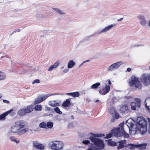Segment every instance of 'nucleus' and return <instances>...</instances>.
I'll use <instances>...</instances> for the list:
<instances>
[{
    "instance_id": "obj_49",
    "label": "nucleus",
    "mask_w": 150,
    "mask_h": 150,
    "mask_svg": "<svg viewBox=\"0 0 150 150\" xmlns=\"http://www.w3.org/2000/svg\"><path fill=\"white\" fill-rule=\"evenodd\" d=\"M16 115V113L15 112H12L10 114V115L11 116L14 115Z\"/></svg>"
},
{
    "instance_id": "obj_24",
    "label": "nucleus",
    "mask_w": 150,
    "mask_h": 150,
    "mask_svg": "<svg viewBox=\"0 0 150 150\" xmlns=\"http://www.w3.org/2000/svg\"><path fill=\"white\" fill-rule=\"evenodd\" d=\"M52 8L59 14L64 15L66 14V13L64 11L61 10L58 8Z\"/></svg>"
},
{
    "instance_id": "obj_26",
    "label": "nucleus",
    "mask_w": 150,
    "mask_h": 150,
    "mask_svg": "<svg viewBox=\"0 0 150 150\" xmlns=\"http://www.w3.org/2000/svg\"><path fill=\"white\" fill-rule=\"evenodd\" d=\"M26 113L31 112L33 110V108L32 105H29L26 108H25Z\"/></svg>"
},
{
    "instance_id": "obj_63",
    "label": "nucleus",
    "mask_w": 150,
    "mask_h": 150,
    "mask_svg": "<svg viewBox=\"0 0 150 150\" xmlns=\"http://www.w3.org/2000/svg\"><path fill=\"white\" fill-rule=\"evenodd\" d=\"M64 68V67H61V69H63V68Z\"/></svg>"
},
{
    "instance_id": "obj_57",
    "label": "nucleus",
    "mask_w": 150,
    "mask_h": 150,
    "mask_svg": "<svg viewBox=\"0 0 150 150\" xmlns=\"http://www.w3.org/2000/svg\"><path fill=\"white\" fill-rule=\"evenodd\" d=\"M2 97V95L1 93H0V98H1Z\"/></svg>"
},
{
    "instance_id": "obj_33",
    "label": "nucleus",
    "mask_w": 150,
    "mask_h": 150,
    "mask_svg": "<svg viewBox=\"0 0 150 150\" xmlns=\"http://www.w3.org/2000/svg\"><path fill=\"white\" fill-rule=\"evenodd\" d=\"M34 109L36 111H40L42 109V107L40 105H37L35 106Z\"/></svg>"
},
{
    "instance_id": "obj_50",
    "label": "nucleus",
    "mask_w": 150,
    "mask_h": 150,
    "mask_svg": "<svg viewBox=\"0 0 150 150\" xmlns=\"http://www.w3.org/2000/svg\"><path fill=\"white\" fill-rule=\"evenodd\" d=\"M90 61V60H86L84 61L82 63L83 64H84L87 62H89Z\"/></svg>"
},
{
    "instance_id": "obj_23",
    "label": "nucleus",
    "mask_w": 150,
    "mask_h": 150,
    "mask_svg": "<svg viewBox=\"0 0 150 150\" xmlns=\"http://www.w3.org/2000/svg\"><path fill=\"white\" fill-rule=\"evenodd\" d=\"M75 65V63L73 60L69 61L68 63L67 67L69 69H71L74 67Z\"/></svg>"
},
{
    "instance_id": "obj_61",
    "label": "nucleus",
    "mask_w": 150,
    "mask_h": 150,
    "mask_svg": "<svg viewBox=\"0 0 150 150\" xmlns=\"http://www.w3.org/2000/svg\"><path fill=\"white\" fill-rule=\"evenodd\" d=\"M14 33H15V32H14V31L11 33V35H12V34H13Z\"/></svg>"
},
{
    "instance_id": "obj_15",
    "label": "nucleus",
    "mask_w": 150,
    "mask_h": 150,
    "mask_svg": "<svg viewBox=\"0 0 150 150\" xmlns=\"http://www.w3.org/2000/svg\"><path fill=\"white\" fill-rule=\"evenodd\" d=\"M33 146L35 148L41 150H42L44 149V146L42 144L39 143L37 141H34L33 142Z\"/></svg>"
},
{
    "instance_id": "obj_5",
    "label": "nucleus",
    "mask_w": 150,
    "mask_h": 150,
    "mask_svg": "<svg viewBox=\"0 0 150 150\" xmlns=\"http://www.w3.org/2000/svg\"><path fill=\"white\" fill-rule=\"evenodd\" d=\"M129 83L131 86L135 87L139 89L141 88L142 87V85L139 81L138 78L134 76L131 77Z\"/></svg>"
},
{
    "instance_id": "obj_7",
    "label": "nucleus",
    "mask_w": 150,
    "mask_h": 150,
    "mask_svg": "<svg viewBox=\"0 0 150 150\" xmlns=\"http://www.w3.org/2000/svg\"><path fill=\"white\" fill-rule=\"evenodd\" d=\"M123 63L121 61L114 63L107 68V70L109 72L113 71L117 69Z\"/></svg>"
},
{
    "instance_id": "obj_13",
    "label": "nucleus",
    "mask_w": 150,
    "mask_h": 150,
    "mask_svg": "<svg viewBox=\"0 0 150 150\" xmlns=\"http://www.w3.org/2000/svg\"><path fill=\"white\" fill-rule=\"evenodd\" d=\"M15 124L19 128H20V130L25 128H26L24 127L26 125V122L23 120L17 121L16 122Z\"/></svg>"
},
{
    "instance_id": "obj_17",
    "label": "nucleus",
    "mask_w": 150,
    "mask_h": 150,
    "mask_svg": "<svg viewBox=\"0 0 150 150\" xmlns=\"http://www.w3.org/2000/svg\"><path fill=\"white\" fill-rule=\"evenodd\" d=\"M71 98H68L62 103V106L63 107H68L70 106L71 104Z\"/></svg>"
},
{
    "instance_id": "obj_38",
    "label": "nucleus",
    "mask_w": 150,
    "mask_h": 150,
    "mask_svg": "<svg viewBox=\"0 0 150 150\" xmlns=\"http://www.w3.org/2000/svg\"><path fill=\"white\" fill-rule=\"evenodd\" d=\"M10 139L13 142L16 143H18L19 142V140H16L14 137H11Z\"/></svg>"
},
{
    "instance_id": "obj_40",
    "label": "nucleus",
    "mask_w": 150,
    "mask_h": 150,
    "mask_svg": "<svg viewBox=\"0 0 150 150\" xmlns=\"http://www.w3.org/2000/svg\"><path fill=\"white\" fill-rule=\"evenodd\" d=\"M54 110L56 112L59 114H61L62 113V112L60 110L59 108L58 107H57L54 108Z\"/></svg>"
},
{
    "instance_id": "obj_12",
    "label": "nucleus",
    "mask_w": 150,
    "mask_h": 150,
    "mask_svg": "<svg viewBox=\"0 0 150 150\" xmlns=\"http://www.w3.org/2000/svg\"><path fill=\"white\" fill-rule=\"evenodd\" d=\"M116 25V24L114 23L105 26L100 32H98V34L107 32L112 29Z\"/></svg>"
},
{
    "instance_id": "obj_39",
    "label": "nucleus",
    "mask_w": 150,
    "mask_h": 150,
    "mask_svg": "<svg viewBox=\"0 0 150 150\" xmlns=\"http://www.w3.org/2000/svg\"><path fill=\"white\" fill-rule=\"evenodd\" d=\"M46 124L45 122H42L39 125V127L41 128H46Z\"/></svg>"
},
{
    "instance_id": "obj_37",
    "label": "nucleus",
    "mask_w": 150,
    "mask_h": 150,
    "mask_svg": "<svg viewBox=\"0 0 150 150\" xmlns=\"http://www.w3.org/2000/svg\"><path fill=\"white\" fill-rule=\"evenodd\" d=\"M144 46V45L143 44H133L131 45L130 48H132L134 47H142Z\"/></svg>"
},
{
    "instance_id": "obj_46",
    "label": "nucleus",
    "mask_w": 150,
    "mask_h": 150,
    "mask_svg": "<svg viewBox=\"0 0 150 150\" xmlns=\"http://www.w3.org/2000/svg\"><path fill=\"white\" fill-rule=\"evenodd\" d=\"M3 102L7 104H8L10 103L9 101L6 100H3Z\"/></svg>"
},
{
    "instance_id": "obj_41",
    "label": "nucleus",
    "mask_w": 150,
    "mask_h": 150,
    "mask_svg": "<svg viewBox=\"0 0 150 150\" xmlns=\"http://www.w3.org/2000/svg\"><path fill=\"white\" fill-rule=\"evenodd\" d=\"M113 134V133L112 132L108 134H106V137L105 138H110L112 137Z\"/></svg>"
},
{
    "instance_id": "obj_42",
    "label": "nucleus",
    "mask_w": 150,
    "mask_h": 150,
    "mask_svg": "<svg viewBox=\"0 0 150 150\" xmlns=\"http://www.w3.org/2000/svg\"><path fill=\"white\" fill-rule=\"evenodd\" d=\"M74 127L73 124L72 123H70L68 125V127L69 128H71Z\"/></svg>"
},
{
    "instance_id": "obj_3",
    "label": "nucleus",
    "mask_w": 150,
    "mask_h": 150,
    "mask_svg": "<svg viewBox=\"0 0 150 150\" xmlns=\"http://www.w3.org/2000/svg\"><path fill=\"white\" fill-rule=\"evenodd\" d=\"M120 127L116 128L112 130V132L115 137H119L123 136L125 138H128L129 135L125 132L124 129V123H121L119 125Z\"/></svg>"
},
{
    "instance_id": "obj_9",
    "label": "nucleus",
    "mask_w": 150,
    "mask_h": 150,
    "mask_svg": "<svg viewBox=\"0 0 150 150\" xmlns=\"http://www.w3.org/2000/svg\"><path fill=\"white\" fill-rule=\"evenodd\" d=\"M134 100L136 103L132 102L131 103V109L134 110H136L137 107V108L139 109L141 106V100L139 99L135 98L134 99Z\"/></svg>"
},
{
    "instance_id": "obj_36",
    "label": "nucleus",
    "mask_w": 150,
    "mask_h": 150,
    "mask_svg": "<svg viewBox=\"0 0 150 150\" xmlns=\"http://www.w3.org/2000/svg\"><path fill=\"white\" fill-rule=\"evenodd\" d=\"M98 34V32H96L94 33L93 34L90 35L89 36H86L85 38V39L86 40H88L90 38L92 37H93V36L96 35Z\"/></svg>"
},
{
    "instance_id": "obj_6",
    "label": "nucleus",
    "mask_w": 150,
    "mask_h": 150,
    "mask_svg": "<svg viewBox=\"0 0 150 150\" xmlns=\"http://www.w3.org/2000/svg\"><path fill=\"white\" fill-rule=\"evenodd\" d=\"M11 131L13 133L18 132V134L21 135L27 132L28 131V128H25L20 130L17 126L15 125H13L11 128Z\"/></svg>"
},
{
    "instance_id": "obj_45",
    "label": "nucleus",
    "mask_w": 150,
    "mask_h": 150,
    "mask_svg": "<svg viewBox=\"0 0 150 150\" xmlns=\"http://www.w3.org/2000/svg\"><path fill=\"white\" fill-rule=\"evenodd\" d=\"M69 68H68V67L67 68H66L64 69L63 70V72L64 73H67L69 71Z\"/></svg>"
},
{
    "instance_id": "obj_62",
    "label": "nucleus",
    "mask_w": 150,
    "mask_h": 150,
    "mask_svg": "<svg viewBox=\"0 0 150 150\" xmlns=\"http://www.w3.org/2000/svg\"><path fill=\"white\" fill-rule=\"evenodd\" d=\"M4 57L2 56V57H1V58H3Z\"/></svg>"
},
{
    "instance_id": "obj_31",
    "label": "nucleus",
    "mask_w": 150,
    "mask_h": 150,
    "mask_svg": "<svg viewBox=\"0 0 150 150\" xmlns=\"http://www.w3.org/2000/svg\"><path fill=\"white\" fill-rule=\"evenodd\" d=\"M49 104L52 106L55 107L58 105V104L56 103L55 100L51 101L49 102Z\"/></svg>"
},
{
    "instance_id": "obj_60",
    "label": "nucleus",
    "mask_w": 150,
    "mask_h": 150,
    "mask_svg": "<svg viewBox=\"0 0 150 150\" xmlns=\"http://www.w3.org/2000/svg\"><path fill=\"white\" fill-rule=\"evenodd\" d=\"M46 108L47 109V110H49V108L48 107H46Z\"/></svg>"
},
{
    "instance_id": "obj_34",
    "label": "nucleus",
    "mask_w": 150,
    "mask_h": 150,
    "mask_svg": "<svg viewBox=\"0 0 150 150\" xmlns=\"http://www.w3.org/2000/svg\"><path fill=\"white\" fill-rule=\"evenodd\" d=\"M141 146H140V149L139 150H145L146 146L147 145L146 143H143L141 144Z\"/></svg>"
},
{
    "instance_id": "obj_18",
    "label": "nucleus",
    "mask_w": 150,
    "mask_h": 150,
    "mask_svg": "<svg viewBox=\"0 0 150 150\" xmlns=\"http://www.w3.org/2000/svg\"><path fill=\"white\" fill-rule=\"evenodd\" d=\"M13 110V109H11L0 115V120L5 119V117L7 116L9 114L11 113Z\"/></svg>"
},
{
    "instance_id": "obj_21",
    "label": "nucleus",
    "mask_w": 150,
    "mask_h": 150,
    "mask_svg": "<svg viewBox=\"0 0 150 150\" xmlns=\"http://www.w3.org/2000/svg\"><path fill=\"white\" fill-rule=\"evenodd\" d=\"M128 107L127 105H123L120 108V111L122 113H127L129 111Z\"/></svg>"
},
{
    "instance_id": "obj_43",
    "label": "nucleus",
    "mask_w": 150,
    "mask_h": 150,
    "mask_svg": "<svg viewBox=\"0 0 150 150\" xmlns=\"http://www.w3.org/2000/svg\"><path fill=\"white\" fill-rule=\"evenodd\" d=\"M147 119L148 121L149 125V126L148 131V132L150 134V119L148 118H147Z\"/></svg>"
},
{
    "instance_id": "obj_14",
    "label": "nucleus",
    "mask_w": 150,
    "mask_h": 150,
    "mask_svg": "<svg viewBox=\"0 0 150 150\" xmlns=\"http://www.w3.org/2000/svg\"><path fill=\"white\" fill-rule=\"evenodd\" d=\"M47 98V96L44 95L42 96H39L35 99L34 101L35 104L39 103L42 101L44 100Z\"/></svg>"
},
{
    "instance_id": "obj_55",
    "label": "nucleus",
    "mask_w": 150,
    "mask_h": 150,
    "mask_svg": "<svg viewBox=\"0 0 150 150\" xmlns=\"http://www.w3.org/2000/svg\"><path fill=\"white\" fill-rule=\"evenodd\" d=\"M83 65V64L82 63L79 66V67H80Z\"/></svg>"
},
{
    "instance_id": "obj_53",
    "label": "nucleus",
    "mask_w": 150,
    "mask_h": 150,
    "mask_svg": "<svg viewBox=\"0 0 150 150\" xmlns=\"http://www.w3.org/2000/svg\"><path fill=\"white\" fill-rule=\"evenodd\" d=\"M123 19V18H120V19H119L118 20V21H122V20Z\"/></svg>"
},
{
    "instance_id": "obj_10",
    "label": "nucleus",
    "mask_w": 150,
    "mask_h": 150,
    "mask_svg": "<svg viewBox=\"0 0 150 150\" xmlns=\"http://www.w3.org/2000/svg\"><path fill=\"white\" fill-rule=\"evenodd\" d=\"M110 89V86L105 85V87H100L98 90L99 93L103 95H105L108 93Z\"/></svg>"
},
{
    "instance_id": "obj_2",
    "label": "nucleus",
    "mask_w": 150,
    "mask_h": 150,
    "mask_svg": "<svg viewBox=\"0 0 150 150\" xmlns=\"http://www.w3.org/2000/svg\"><path fill=\"white\" fill-rule=\"evenodd\" d=\"M104 136L105 135L103 134H96L90 137V139L93 144L88 140H83L82 143L88 145L89 147L87 150H104L105 145L103 141L98 137Z\"/></svg>"
},
{
    "instance_id": "obj_11",
    "label": "nucleus",
    "mask_w": 150,
    "mask_h": 150,
    "mask_svg": "<svg viewBox=\"0 0 150 150\" xmlns=\"http://www.w3.org/2000/svg\"><path fill=\"white\" fill-rule=\"evenodd\" d=\"M137 18L139 21V23L143 27H145L147 25L146 19L145 16L142 15H139L137 16Z\"/></svg>"
},
{
    "instance_id": "obj_25",
    "label": "nucleus",
    "mask_w": 150,
    "mask_h": 150,
    "mask_svg": "<svg viewBox=\"0 0 150 150\" xmlns=\"http://www.w3.org/2000/svg\"><path fill=\"white\" fill-rule=\"evenodd\" d=\"M118 144L117 142L112 141L111 139H109L108 141V145L112 146H117Z\"/></svg>"
},
{
    "instance_id": "obj_28",
    "label": "nucleus",
    "mask_w": 150,
    "mask_h": 150,
    "mask_svg": "<svg viewBox=\"0 0 150 150\" xmlns=\"http://www.w3.org/2000/svg\"><path fill=\"white\" fill-rule=\"evenodd\" d=\"M25 111V108L20 109L18 111V114L20 116L24 115L27 113Z\"/></svg>"
},
{
    "instance_id": "obj_48",
    "label": "nucleus",
    "mask_w": 150,
    "mask_h": 150,
    "mask_svg": "<svg viewBox=\"0 0 150 150\" xmlns=\"http://www.w3.org/2000/svg\"><path fill=\"white\" fill-rule=\"evenodd\" d=\"M20 31V30L19 29H16L14 31V32H15V33H16V32H19Z\"/></svg>"
},
{
    "instance_id": "obj_30",
    "label": "nucleus",
    "mask_w": 150,
    "mask_h": 150,
    "mask_svg": "<svg viewBox=\"0 0 150 150\" xmlns=\"http://www.w3.org/2000/svg\"><path fill=\"white\" fill-rule=\"evenodd\" d=\"M6 78V75L5 73L0 71V80H4Z\"/></svg>"
},
{
    "instance_id": "obj_22",
    "label": "nucleus",
    "mask_w": 150,
    "mask_h": 150,
    "mask_svg": "<svg viewBox=\"0 0 150 150\" xmlns=\"http://www.w3.org/2000/svg\"><path fill=\"white\" fill-rule=\"evenodd\" d=\"M66 94L67 95L71 96L73 97H78L80 95L79 93L78 92L67 93Z\"/></svg>"
},
{
    "instance_id": "obj_58",
    "label": "nucleus",
    "mask_w": 150,
    "mask_h": 150,
    "mask_svg": "<svg viewBox=\"0 0 150 150\" xmlns=\"http://www.w3.org/2000/svg\"><path fill=\"white\" fill-rule=\"evenodd\" d=\"M99 100H97L95 101V102H99Z\"/></svg>"
},
{
    "instance_id": "obj_4",
    "label": "nucleus",
    "mask_w": 150,
    "mask_h": 150,
    "mask_svg": "<svg viewBox=\"0 0 150 150\" xmlns=\"http://www.w3.org/2000/svg\"><path fill=\"white\" fill-rule=\"evenodd\" d=\"M48 144L52 150H59L63 147L62 142L60 141H52L50 142Z\"/></svg>"
},
{
    "instance_id": "obj_35",
    "label": "nucleus",
    "mask_w": 150,
    "mask_h": 150,
    "mask_svg": "<svg viewBox=\"0 0 150 150\" xmlns=\"http://www.w3.org/2000/svg\"><path fill=\"white\" fill-rule=\"evenodd\" d=\"M53 123L52 122H49L46 123V126L49 128H52L53 126Z\"/></svg>"
},
{
    "instance_id": "obj_47",
    "label": "nucleus",
    "mask_w": 150,
    "mask_h": 150,
    "mask_svg": "<svg viewBox=\"0 0 150 150\" xmlns=\"http://www.w3.org/2000/svg\"><path fill=\"white\" fill-rule=\"evenodd\" d=\"M56 95V93H54L52 94H48L47 95H46V96H47V97L49 96H51L55 95Z\"/></svg>"
},
{
    "instance_id": "obj_51",
    "label": "nucleus",
    "mask_w": 150,
    "mask_h": 150,
    "mask_svg": "<svg viewBox=\"0 0 150 150\" xmlns=\"http://www.w3.org/2000/svg\"><path fill=\"white\" fill-rule=\"evenodd\" d=\"M56 95H65V93H56Z\"/></svg>"
},
{
    "instance_id": "obj_19",
    "label": "nucleus",
    "mask_w": 150,
    "mask_h": 150,
    "mask_svg": "<svg viewBox=\"0 0 150 150\" xmlns=\"http://www.w3.org/2000/svg\"><path fill=\"white\" fill-rule=\"evenodd\" d=\"M145 104L146 108L148 109L149 112L150 113V98H147L145 100Z\"/></svg>"
},
{
    "instance_id": "obj_20",
    "label": "nucleus",
    "mask_w": 150,
    "mask_h": 150,
    "mask_svg": "<svg viewBox=\"0 0 150 150\" xmlns=\"http://www.w3.org/2000/svg\"><path fill=\"white\" fill-rule=\"evenodd\" d=\"M35 17L38 19L45 18H46L45 16L39 12H37L35 14Z\"/></svg>"
},
{
    "instance_id": "obj_44",
    "label": "nucleus",
    "mask_w": 150,
    "mask_h": 150,
    "mask_svg": "<svg viewBox=\"0 0 150 150\" xmlns=\"http://www.w3.org/2000/svg\"><path fill=\"white\" fill-rule=\"evenodd\" d=\"M40 83V80L39 79H35L32 82L33 84L36 83Z\"/></svg>"
},
{
    "instance_id": "obj_8",
    "label": "nucleus",
    "mask_w": 150,
    "mask_h": 150,
    "mask_svg": "<svg viewBox=\"0 0 150 150\" xmlns=\"http://www.w3.org/2000/svg\"><path fill=\"white\" fill-rule=\"evenodd\" d=\"M109 111L110 113L112 114L113 116V118L111 119V121L112 122H115V119H117L119 118L120 116L117 113L115 108L112 107H111L110 109H109Z\"/></svg>"
},
{
    "instance_id": "obj_64",
    "label": "nucleus",
    "mask_w": 150,
    "mask_h": 150,
    "mask_svg": "<svg viewBox=\"0 0 150 150\" xmlns=\"http://www.w3.org/2000/svg\"><path fill=\"white\" fill-rule=\"evenodd\" d=\"M1 52H0V54H1Z\"/></svg>"
},
{
    "instance_id": "obj_59",
    "label": "nucleus",
    "mask_w": 150,
    "mask_h": 150,
    "mask_svg": "<svg viewBox=\"0 0 150 150\" xmlns=\"http://www.w3.org/2000/svg\"><path fill=\"white\" fill-rule=\"evenodd\" d=\"M128 98H129V99H132V98H131V97H129Z\"/></svg>"
},
{
    "instance_id": "obj_27",
    "label": "nucleus",
    "mask_w": 150,
    "mask_h": 150,
    "mask_svg": "<svg viewBox=\"0 0 150 150\" xmlns=\"http://www.w3.org/2000/svg\"><path fill=\"white\" fill-rule=\"evenodd\" d=\"M59 64L58 62H56L53 65H51L48 69V71H51L54 68L57 67Z\"/></svg>"
},
{
    "instance_id": "obj_52",
    "label": "nucleus",
    "mask_w": 150,
    "mask_h": 150,
    "mask_svg": "<svg viewBox=\"0 0 150 150\" xmlns=\"http://www.w3.org/2000/svg\"><path fill=\"white\" fill-rule=\"evenodd\" d=\"M131 70V69L130 68H128L127 69V71L130 72Z\"/></svg>"
},
{
    "instance_id": "obj_56",
    "label": "nucleus",
    "mask_w": 150,
    "mask_h": 150,
    "mask_svg": "<svg viewBox=\"0 0 150 150\" xmlns=\"http://www.w3.org/2000/svg\"><path fill=\"white\" fill-rule=\"evenodd\" d=\"M49 116L50 117H52V116L53 115H52V114H49Z\"/></svg>"
},
{
    "instance_id": "obj_16",
    "label": "nucleus",
    "mask_w": 150,
    "mask_h": 150,
    "mask_svg": "<svg viewBox=\"0 0 150 150\" xmlns=\"http://www.w3.org/2000/svg\"><path fill=\"white\" fill-rule=\"evenodd\" d=\"M126 141L125 140H121L119 141L118 142V147L117 148L119 150V149H122L125 146H126Z\"/></svg>"
},
{
    "instance_id": "obj_1",
    "label": "nucleus",
    "mask_w": 150,
    "mask_h": 150,
    "mask_svg": "<svg viewBox=\"0 0 150 150\" xmlns=\"http://www.w3.org/2000/svg\"><path fill=\"white\" fill-rule=\"evenodd\" d=\"M137 123L136 125L133 124L134 121L132 119H129L126 122L125 124L128 127L129 134L134 135L135 134L137 130L139 131L141 134H143L147 131V121L142 117H138Z\"/></svg>"
},
{
    "instance_id": "obj_32",
    "label": "nucleus",
    "mask_w": 150,
    "mask_h": 150,
    "mask_svg": "<svg viewBox=\"0 0 150 150\" xmlns=\"http://www.w3.org/2000/svg\"><path fill=\"white\" fill-rule=\"evenodd\" d=\"M100 84L99 82H97L93 84L91 87V89H96L98 88V86H100Z\"/></svg>"
},
{
    "instance_id": "obj_29",
    "label": "nucleus",
    "mask_w": 150,
    "mask_h": 150,
    "mask_svg": "<svg viewBox=\"0 0 150 150\" xmlns=\"http://www.w3.org/2000/svg\"><path fill=\"white\" fill-rule=\"evenodd\" d=\"M130 149L131 150H135V148L139 147L140 146H141V144H130Z\"/></svg>"
},
{
    "instance_id": "obj_54",
    "label": "nucleus",
    "mask_w": 150,
    "mask_h": 150,
    "mask_svg": "<svg viewBox=\"0 0 150 150\" xmlns=\"http://www.w3.org/2000/svg\"><path fill=\"white\" fill-rule=\"evenodd\" d=\"M108 83L109 85H110L111 84V83L110 80H108Z\"/></svg>"
}]
</instances>
